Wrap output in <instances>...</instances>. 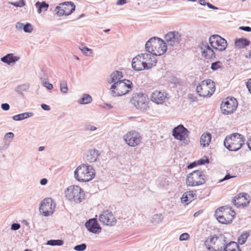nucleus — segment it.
Listing matches in <instances>:
<instances>
[{
  "label": "nucleus",
  "mask_w": 251,
  "mask_h": 251,
  "mask_svg": "<svg viewBox=\"0 0 251 251\" xmlns=\"http://www.w3.org/2000/svg\"><path fill=\"white\" fill-rule=\"evenodd\" d=\"M146 50L155 56L164 54L167 50L166 42L158 37L151 38L146 44Z\"/></svg>",
  "instance_id": "obj_1"
},
{
  "label": "nucleus",
  "mask_w": 251,
  "mask_h": 251,
  "mask_svg": "<svg viewBox=\"0 0 251 251\" xmlns=\"http://www.w3.org/2000/svg\"><path fill=\"white\" fill-rule=\"evenodd\" d=\"M95 170L92 166L81 164L74 172L75 178L79 182H87L92 180L95 176Z\"/></svg>",
  "instance_id": "obj_2"
},
{
  "label": "nucleus",
  "mask_w": 251,
  "mask_h": 251,
  "mask_svg": "<svg viewBox=\"0 0 251 251\" xmlns=\"http://www.w3.org/2000/svg\"><path fill=\"white\" fill-rule=\"evenodd\" d=\"M215 215L220 223L223 224H229L235 218L236 212L232 207L226 205L217 209Z\"/></svg>",
  "instance_id": "obj_3"
},
{
  "label": "nucleus",
  "mask_w": 251,
  "mask_h": 251,
  "mask_svg": "<svg viewBox=\"0 0 251 251\" xmlns=\"http://www.w3.org/2000/svg\"><path fill=\"white\" fill-rule=\"evenodd\" d=\"M245 142L243 135L234 133L226 136L224 144L225 147L231 151H237L240 149Z\"/></svg>",
  "instance_id": "obj_4"
},
{
  "label": "nucleus",
  "mask_w": 251,
  "mask_h": 251,
  "mask_svg": "<svg viewBox=\"0 0 251 251\" xmlns=\"http://www.w3.org/2000/svg\"><path fill=\"white\" fill-rule=\"evenodd\" d=\"M215 83L209 79L202 80L196 88L198 94L202 97H210L215 91Z\"/></svg>",
  "instance_id": "obj_5"
},
{
  "label": "nucleus",
  "mask_w": 251,
  "mask_h": 251,
  "mask_svg": "<svg viewBox=\"0 0 251 251\" xmlns=\"http://www.w3.org/2000/svg\"><path fill=\"white\" fill-rule=\"evenodd\" d=\"M132 83L129 80L123 79L114 83L110 88L116 96H121L128 93L131 89Z\"/></svg>",
  "instance_id": "obj_6"
},
{
  "label": "nucleus",
  "mask_w": 251,
  "mask_h": 251,
  "mask_svg": "<svg viewBox=\"0 0 251 251\" xmlns=\"http://www.w3.org/2000/svg\"><path fill=\"white\" fill-rule=\"evenodd\" d=\"M205 176L201 170H197L189 173L186 178V184L188 186L195 187L201 185L205 182Z\"/></svg>",
  "instance_id": "obj_7"
},
{
  "label": "nucleus",
  "mask_w": 251,
  "mask_h": 251,
  "mask_svg": "<svg viewBox=\"0 0 251 251\" xmlns=\"http://www.w3.org/2000/svg\"><path fill=\"white\" fill-rule=\"evenodd\" d=\"M66 198L71 201L80 202L84 198V194L80 187L77 185L69 186L65 191Z\"/></svg>",
  "instance_id": "obj_8"
},
{
  "label": "nucleus",
  "mask_w": 251,
  "mask_h": 251,
  "mask_svg": "<svg viewBox=\"0 0 251 251\" xmlns=\"http://www.w3.org/2000/svg\"><path fill=\"white\" fill-rule=\"evenodd\" d=\"M123 138L126 144L132 147L139 145L142 139L141 134L135 130L128 131L124 135Z\"/></svg>",
  "instance_id": "obj_9"
},
{
  "label": "nucleus",
  "mask_w": 251,
  "mask_h": 251,
  "mask_svg": "<svg viewBox=\"0 0 251 251\" xmlns=\"http://www.w3.org/2000/svg\"><path fill=\"white\" fill-rule=\"evenodd\" d=\"M55 208V203L51 198L44 199L40 203V213L45 216L51 215Z\"/></svg>",
  "instance_id": "obj_10"
},
{
  "label": "nucleus",
  "mask_w": 251,
  "mask_h": 251,
  "mask_svg": "<svg viewBox=\"0 0 251 251\" xmlns=\"http://www.w3.org/2000/svg\"><path fill=\"white\" fill-rule=\"evenodd\" d=\"M209 41L211 46L216 51H223L227 46L226 40L216 34L211 36Z\"/></svg>",
  "instance_id": "obj_11"
},
{
  "label": "nucleus",
  "mask_w": 251,
  "mask_h": 251,
  "mask_svg": "<svg viewBox=\"0 0 251 251\" xmlns=\"http://www.w3.org/2000/svg\"><path fill=\"white\" fill-rule=\"evenodd\" d=\"M238 103L234 98H227L222 103L221 108L224 114L232 113L236 109Z\"/></svg>",
  "instance_id": "obj_12"
},
{
  "label": "nucleus",
  "mask_w": 251,
  "mask_h": 251,
  "mask_svg": "<svg viewBox=\"0 0 251 251\" xmlns=\"http://www.w3.org/2000/svg\"><path fill=\"white\" fill-rule=\"evenodd\" d=\"M75 6L72 2H65L60 3L59 6L56 7V14L61 16L63 15H69L75 10Z\"/></svg>",
  "instance_id": "obj_13"
},
{
  "label": "nucleus",
  "mask_w": 251,
  "mask_h": 251,
  "mask_svg": "<svg viewBox=\"0 0 251 251\" xmlns=\"http://www.w3.org/2000/svg\"><path fill=\"white\" fill-rule=\"evenodd\" d=\"M99 220L103 225L110 226H114L117 222L112 212L107 210L103 211L99 216Z\"/></svg>",
  "instance_id": "obj_14"
},
{
  "label": "nucleus",
  "mask_w": 251,
  "mask_h": 251,
  "mask_svg": "<svg viewBox=\"0 0 251 251\" xmlns=\"http://www.w3.org/2000/svg\"><path fill=\"white\" fill-rule=\"evenodd\" d=\"M251 199L249 195L241 193L236 196L232 200V202L237 207H246L249 204Z\"/></svg>",
  "instance_id": "obj_15"
},
{
  "label": "nucleus",
  "mask_w": 251,
  "mask_h": 251,
  "mask_svg": "<svg viewBox=\"0 0 251 251\" xmlns=\"http://www.w3.org/2000/svg\"><path fill=\"white\" fill-rule=\"evenodd\" d=\"M189 131L182 125H180L174 128L172 135L174 138L180 141H185L188 138Z\"/></svg>",
  "instance_id": "obj_16"
},
{
  "label": "nucleus",
  "mask_w": 251,
  "mask_h": 251,
  "mask_svg": "<svg viewBox=\"0 0 251 251\" xmlns=\"http://www.w3.org/2000/svg\"><path fill=\"white\" fill-rule=\"evenodd\" d=\"M164 38L169 46H176L181 41V36L177 31H171L167 33Z\"/></svg>",
  "instance_id": "obj_17"
},
{
  "label": "nucleus",
  "mask_w": 251,
  "mask_h": 251,
  "mask_svg": "<svg viewBox=\"0 0 251 251\" xmlns=\"http://www.w3.org/2000/svg\"><path fill=\"white\" fill-rule=\"evenodd\" d=\"M131 101L137 108H145L147 105V98L143 94L136 93L133 95Z\"/></svg>",
  "instance_id": "obj_18"
},
{
  "label": "nucleus",
  "mask_w": 251,
  "mask_h": 251,
  "mask_svg": "<svg viewBox=\"0 0 251 251\" xmlns=\"http://www.w3.org/2000/svg\"><path fill=\"white\" fill-rule=\"evenodd\" d=\"M85 226L87 230L92 233H99L101 232V227L95 218L90 219L87 221Z\"/></svg>",
  "instance_id": "obj_19"
},
{
  "label": "nucleus",
  "mask_w": 251,
  "mask_h": 251,
  "mask_svg": "<svg viewBox=\"0 0 251 251\" xmlns=\"http://www.w3.org/2000/svg\"><path fill=\"white\" fill-rule=\"evenodd\" d=\"M143 54H141L136 56L132 59V67L136 71L145 70V62H144Z\"/></svg>",
  "instance_id": "obj_20"
},
{
  "label": "nucleus",
  "mask_w": 251,
  "mask_h": 251,
  "mask_svg": "<svg viewBox=\"0 0 251 251\" xmlns=\"http://www.w3.org/2000/svg\"><path fill=\"white\" fill-rule=\"evenodd\" d=\"M202 56L207 59H210L215 57V54L213 50L207 43H202L201 47Z\"/></svg>",
  "instance_id": "obj_21"
},
{
  "label": "nucleus",
  "mask_w": 251,
  "mask_h": 251,
  "mask_svg": "<svg viewBox=\"0 0 251 251\" xmlns=\"http://www.w3.org/2000/svg\"><path fill=\"white\" fill-rule=\"evenodd\" d=\"M167 99L166 94L160 91H155L151 95V100L157 104H162Z\"/></svg>",
  "instance_id": "obj_22"
},
{
  "label": "nucleus",
  "mask_w": 251,
  "mask_h": 251,
  "mask_svg": "<svg viewBox=\"0 0 251 251\" xmlns=\"http://www.w3.org/2000/svg\"><path fill=\"white\" fill-rule=\"evenodd\" d=\"M146 69H149L156 65L157 60L154 55L143 53Z\"/></svg>",
  "instance_id": "obj_23"
},
{
  "label": "nucleus",
  "mask_w": 251,
  "mask_h": 251,
  "mask_svg": "<svg viewBox=\"0 0 251 251\" xmlns=\"http://www.w3.org/2000/svg\"><path fill=\"white\" fill-rule=\"evenodd\" d=\"M211 141V134L208 132L203 133L201 137V145L203 147H207L209 145Z\"/></svg>",
  "instance_id": "obj_24"
},
{
  "label": "nucleus",
  "mask_w": 251,
  "mask_h": 251,
  "mask_svg": "<svg viewBox=\"0 0 251 251\" xmlns=\"http://www.w3.org/2000/svg\"><path fill=\"white\" fill-rule=\"evenodd\" d=\"M195 197H196V194L192 191H190L185 193L182 198V202H185L186 204H188L193 200H194Z\"/></svg>",
  "instance_id": "obj_25"
},
{
  "label": "nucleus",
  "mask_w": 251,
  "mask_h": 251,
  "mask_svg": "<svg viewBox=\"0 0 251 251\" xmlns=\"http://www.w3.org/2000/svg\"><path fill=\"white\" fill-rule=\"evenodd\" d=\"M19 58L17 56H14L13 54H8L6 56L1 58V61L8 64L15 63L19 60Z\"/></svg>",
  "instance_id": "obj_26"
},
{
  "label": "nucleus",
  "mask_w": 251,
  "mask_h": 251,
  "mask_svg": "<svg viewBox=\"0 0 251 251\" xmlns=\"http://www.w3.org/2000/svg\"><path fill=\"white\" fill-rule=\"evenodd\" d=\"M235 47L238 49H242L246 47L250 44V41L246 39L240 38L235 41Z\"/></svg>",
  "instance_id": "obj_27"
},
{
  "label": "nucleus",
  "mask_w": 251,
  "mask_h": 251,
  "mask_svg": "<svg viewBox=\"0 0 251 251\" xmlns=\"http://www.w3.org/2000/svg\"><path fill=\"white\" fill-rule=\"evenodd\" d=\"M123 77V75L122 72L116 71L114 72L111 75V82L115 83L116 82L121 81Z\"/></svg>",
  "instance_id": "obj_28"
},
{
  "label": "nucleus",
  "mask_w": 251,
  "mask_h": 251,
  "mask_svg": "<svg viewBox=\"0 0 251 251\" xmlns=\"http://www.w3.org/2000/svg\"><path fill=\"white\" fill-rule=\"evenodd\" d=\"M99 156L98 151L96 150H92L87 154V160L91 163L96 161Z\"/></svg>",
  "instance_id": "obj_29"
},
{
  "label": "nucleus",
  "mask_w": 251,
  "mask_h": 251,
  "mask_svg": "<svg viewBox=\"0 0 251 251\" xmlns=\"http://www.w3.org/2000/svg\"><path fill=\"white\" fill-rule=\"evenodd\" d=\"M225 251H241L238 244L235 242H230L224 249Z\"/></svg>",
  "instance_id": "obj_30"
},
{
  "label": "nucleus",
  "mask_w": 251,
  "mask_h": 251,
  "mask_svg": "<svg viewBox=\"0 0 251 251\" xmlns=\"http://www.w3.org/2000/svg\"><path fill=\"white\" fill-rule=\"evenodd\" d=\"M35 5L38 8V12L39 13H40L42 11H47L49 7V4L46 3L45 1L41 2L37 1Z\"/></svg>",
  "instance_id": "obj_31"
},
{
  "label": "nucleus",
  "mask_w": 251,
  "mask_h": 251,
  "mask_svg": "<svg viewBox=\"0 0 251 251\" xmlns=\"http://www.w3.org/2000/svg\"><path fill=\"white\" fill-rule=\"evenodd\" d=\"M32 115V114L31 113H24L14 116L13 117V119L15 121H20L31 117Z\"/></svg>",
  "instance_id": "obj_32"
},
{
  "label": "nucleus",
  "mask_w": 251,
  "mask_h": 251,
  "mask_svg": "<svg viewBox=\"0 0 251 251\" xmlns=\"http://www.w3.org/2000/svg\"><path fill=\"white\" fill-rule=\"evenodd\" d=\"M91 97L88 94H85L84 95L82 99L80 100L79 103L81 104H87L91 102Z\"/></svg>",
  "instance_id": "obj_33"
},
{
  "label": "nucleus",
  "mask_w": 251,
  "mask_h": 251,
  "mask_svg": "<svg viewBox=\"0 0 251 251\" xmlns=\"http://www.w3.org/2000/svg\"><path fill=\"white\" fill-rule=\"evenodd\" d=\"M205 162H207V163L209 162V160H208V159H207L206 160L201 159L198 160L197 161V162H194L190 164L189 165H188V169H191L193 167L196 166L197 165H202V164H204Z\"/></svg>",
  "instance_id": "obj_34"
},
{
  "label": "nucleus",
  "mask_w": 251,
  "mask_h": 251,
  "mask_svg": "<svg viewBox=\"0 0 251 251\" xmlns=\"http://www.w3.org/2000/svg\"><path fill=\"white\" fill-rule=\"evenodd\" d=\"M223 68V64L221 61H217L211 64V69L213 71H216L219 69H222Z\"/></svg>",
  "instance_id": "obj_35"
},
{
  "label": "nucleus",
  "mask_w": 251,
  "mask_h": 251,
  "mask_svg": "<svg viewBox=\"0 0 251 251\" xmlns=\"http://www.w3.org/2000/svg\"><path fill=\"white\" fill-rule=\"evenodd\" d=\"M19 27L22 28L23 26L24 27V30L25 32H31L33 30V27L30 24H26L25 25H24L23 24H19Z\"/></svg>",
  "instance_id": "obj_36"
},
{
  "label": "nucleus",
  "mask_w": 251,
  "mask_h": 251,
  "mask_svg": "<svg viewBox=\"0 0 251 251\" xmlns=\"http://www.w3.org/2000/svg\"><path fill=\"white\" fill-rule=\"evenodd\" d=\"M60 89L62 93L66 94L68 91L67 82L63 81L60 83Z\"/></svg>",
  "instance_id": "obj_37"
},
{
  "label": "nucleus",
  "mask_w": 251,
  "mask_h": 251,
  "mask_svg": "<svg viewBox=\"0 0 251 251\" xmlns=\"http://www.w3.org/2000/svg\"><path fill=\"white\" fill-rule=\"evenodd\" d=\"M82 53L86 56H91L93 53V51L91 49L87 47H83L80 48Z\"/></svg>",
  "instance_id": "obj_38"
},
{
  "label": "nucleus",
  "mask_w": 251,
  "mask_h": 251,
  "mask_svg": "<svg viewBox=\"0 0 251 251\" xmlns=\"http://www.w3.org/2000/svg\"><path fill=\"white\" fill-rule=\"evenodd\" d=\"M63 241L61 240H50L48 242V244L51 246H60L63 245Z\"/></svg>",
  "instance_id": "obj_39"
},
{
  "label": "nucleus",
  "mask_w": 251,
  "mask_h": 251,
  "mask_svg": "<svg viewBox=\"0 0 251 251\" xmlns=\"http://www.w3.org/2000/svg\"><path fill=\"white\" fill-rule=\"evenodd\" d=\"M10 3L16 7H23L25 5V3L24 0H20L19 1L16 2H11Z\"/></svg>",
  "instance_id": "obj_40"
},
{
  "label": "nucleus",
  "mask_w": 251,
  "mask_h": 251,
  "mask_svg": "<svg viewBox=\"0 0 251 251\" xmlns=\"http://www.w3.org/2000/svg\"><path fill=\"white\" fill-rule=\"evenodd\" d=\"M248 237V235L247 233L242 234L238 239V242L241 244H243L245 243L247 238Z\"/></svg>",
  "instance_id": "obj_41"
},
{
  "label": "nucleus",
  "mask_w": 251,
  "mask_h": 251,
  "mask_svg": "<svg viewBox=\"0 0 251 251\" xmlns=\"http://www.w3.org/2000/svg\"><path fill=\"white\" fill-rule=\"evenodd\" d=\"M86 245L85 244H81L75 247L74 249L77 251H83L86 249Z\"/></svg>",
  "instance_id": "obj_42"
},
{
  "label": "nucleus",
  "mask_w": 251,
  "mask_h": 251,
  "mask_svg": "<svg viewBox=\"0 0 251 251\" xmlns=\"http://www.w3.org/2000/svg\"><path fill=\"white\" fill-rule=\"evenodd\" d=\"M190 236L187 233H184L181 234L179 236V240L180 241H185L189 239Z\"/></svg>",
  "instance_id": "obj_43"
},
{
  "label": "nucleus",
  "mask_w": 251,
  "mask_h": 251,
  "mask_svg": "<svg viewBox=\"0 0 251 251\" xmlns=\"http://www.w3.org/2000/svg\"><path fill=\"white\" fill-rule=\"evenodd\" d=\"M43 85L49 90H51L53 88L52 85L48 82H44Z\"/></svg>",
  "instance_id": "obj_44"
},
{
  "label": "nucleus",
  "mask_w": 251,
  "mask_h": 251,
  "mask_svg": "<svg viewBox=\"0 0 251 251\" xmlns=\"http://www.w3.org/2000/svg\"><path fill=\"white\" fill-rule=\"evenodd\" d=\"M246 86L249 92L251 94V78L246 82Z\"/></svg>",
  "instance_id": "obj_45"
},
{
  "label": "nucleus",
  "mask_w": 251,
  "mask_h": 251,
  "mask_svg": "<svg viewBox=\"0 0 251 251\" xmlns=\"http://www.w3.org/2000/svg\"><path fill=\"white\" fill-rule=\"evenodd\" d=\"M239 28L247 32L251 31V27L250 26H240Z\"/></svg>",
  "instance_id": "obj_46"
},
{
  "label": "nucleus",
  "mask_w": 251,
  "mask_h": 251,
  "mask_svg": "<svg viewBox=\"0 0 251 251\" xmlns=\"http://www.w3.org/2000/svg\"><path fill=\"white\" fill-rule=\"evenodd\" d=\"M1 108L4 110H8L9 109V105L8 103H3L1 104Z\"/></svg>",
  "instance_id": "obj_47"
},
{
  "label": "nucleus",
  "mask_w": 251,
  "mask_h": 251,
  "mask_svg": "<svg viewBox=\"0 0 251 251\" xmlns=\"http://www.w3.org/2000/svg\"><path fill=\"white\" fill-rule=\"evenodd\" d=\"M20 227V225L18 224H13L12 225L11 228L13 230H17Z\"/></svg>",
  "instance_id": "obj_48"
},
{
  "label": "nucleus",
  "mask_w": 251,
  "mask_h": 251,
  "mask_svg": "<svg viewBox=\"0 0 251 251\" xmlns=\"http://www.w3.org/2000/svg\"><path fill=\"white\" fill-rule=\"evenodd\" d=\"M41 107L45 110L49 111L50 110V106L46 104H42Z\"/></svg>",
  "instance_id": "obj_49"
},
{
  "label": "nucleus",
  "mask_w": 251,
  "mask_h": 251,
  "mask_svg": "<svg viewBox=\"0 0 251 251\" xmlns=\"http://www.w3.org/2000/svg\"><path fill=\"white\" fill-rule=\"evenodd\" d=\"M233 177V176H231L230 175L227 174V175H226L225 176V177H224V178H223V179H222L220 180V181H220V182H222V181H224V180L228 179H229V178H232V177Z\"/></svg>",
  "instance_id": "obj_50"
},
{
  "label": "nucleus",
  "mask_w": 251,
  "mask_h": 251,
  "mask_svg": "<svg viewBox=\"0 0 251 251\" xmlns=\"http://www.w3.org/2000/svg\"><path fill=\"white\" fill-rule=\"evenodd\" d=\"M126 2V0H118L116 4L117 5H123L125 4Z\"/></svg>",
  "instance_id": "obj_51"
},
{
  "label": "nucleus",
  "mask_w": 251,
  "mask_h": 251,
  "mask_svg": "<svg viewBox=\"0 0 251 251\" xmlns=\"http://www.w3.org/2000/svg\"><path fill=\"white\" fill-rule=\"evenodd\" d=\"M48 180L46 178H43L40 180V184L41 185H45L47 183Z\"/></svg>",
  "instance_id": "obj_52"
},
{
  "label": "nucleus",
  "mask_w": 251,
  "mask_h": 251,
  "mask_svg": "<svg viewBox=\"0 0 251 251\" xmlns=\"http://www.w3.org/2000/svg\"><path fill=\"white\" fill-rule=\"evenodd\" d=\"M207 5L210 8L213 9H217L218 8L215 7V6L213 5L210 3H207Z\"/></svg>",
  "instance_id": "obj_53"
},
{
  "label": "nucleus",
  "mask_w": 251,
  "mask_h": 251,
  "mask_svg": "<svg viewBox=\"0 0 251 251\" xmlns=\"http://www.w3.org/2000/svg\"><path fill=\"white\" fill-rule=\"evenodd\" d=\"M5 136L8 137L10 138H12L14 137V134L12 132H8L6 133Z\"/></svg>",
  "instance_id": "obj_54"
},
{
  "label": "nucleus",
  "mask_w": 251,
  "mask_h": 251,
  "mask_svg": "<svg viewBox=\"0 0 251 251\" xmlns=\"http://www.w3.org/2000/svg\"><path fill=\"white\" fill-rule=\"evenodd\" d=\"M248 148L251 150V137L247 141Z\"/></svg>",
  "instance_id": "obj_55"
},
{
  "label": "nucleus",
  "mask_w": 251,
  "mask_h": 251,
  "mask_svg": "<svg viewBox=\"0 0 251 251\" xmlns=\"http://www.w3.org/2000/svg\"><path fill=\"white\" fill-rule=\"evenodd\" d=\"M219 249V248L218 247H211L210 248H209V249L211 250L212 251H216L218 250Z\"/></svg>",
  "instance_id": "obj_56"
},
{
  "label": "nucleus",
  "mask_w": 251,
  "mask_h": 251,
  "mask_svg": "<svg viewBox=\"0 0 251 251\" xmlns=\"http://www.w3.org/2000/svg\"><path fill=\"white\" fill-rule=\"evenodd\" d=\"M199 3L201 5H204L206 4V2L204 0H199Z\"/></svg>",
  "instance_id": "obj_57"
},
{
  "label": "nucleus",
  "mask_w": 251,
  "mask_h": 251,
  "mask_svg": "<svg viewBox=\"0 0 251 251\" xmlns=\"http://www.w3.org/2000/svg\"><path fill=\"white\" fill-rule=\"evenodd\" d=\"M88 129L90 130H95L96 129V127L94 126H90L88 127Z\"/></svg>",
  "instance_id": "obj_58"
},
{
  "label": "nucleus",
  "mask_w": 251,
  "mask_h": 251,
  "mask_svg": "<svg viewBox=\"0 0 251 251\" xmlns=\"http://www.w3.org/2000/svg\"><path fill=\"white\" fill-rule=\"evenodd\" d=\"M44 147H40L39 148V150L40 151H42L44 150Z\"/></svg>",
  "instance_id": "obj_59"
},
{
  "label": "nucleus",
  "mask_w": 251,
  "mask_h": 251,
  "mask_svg": "<svg viewBox=\"0 0 251 251\" xmlns=\"http://www.w3.org/2000/svg\"><path fill=\"white\" fill-rule=\"evenodd\" d=\"M249 56L251 58V50L249 52Z\"/></svg>",
  "instance_id": "obj_60"
},
{
  "label": "nucleus",
  "mask_w": 251,
  "mask_h": 251,
  "mask_svg": "<svg viewBox=\"0 0 251 251\" xmlns=\"http://www.w3.org/2000/svg\"><path fill=\"white\" fill-rule=\"evenodd\" d=\"M109 30H110V29H106V30H104V31L105 32H107L109 31Z\"/></svg>",
  "instance_id": "obj_61"
},
{
  "label": "nucleus",
  "mask_w": 251,
  "mask_h": 251,
  "mask_svg": "<svg viewBox=\"0 0 251 251\" xmlns=\"http://www.w3.org/2000/svg\"><path fill=\"white\" fill-rule=\"evenodd\" d=\"M188 1H196L197 0H188Z\"/></svg>",
  "instance_id": "obj_62"
}]
</instances>
